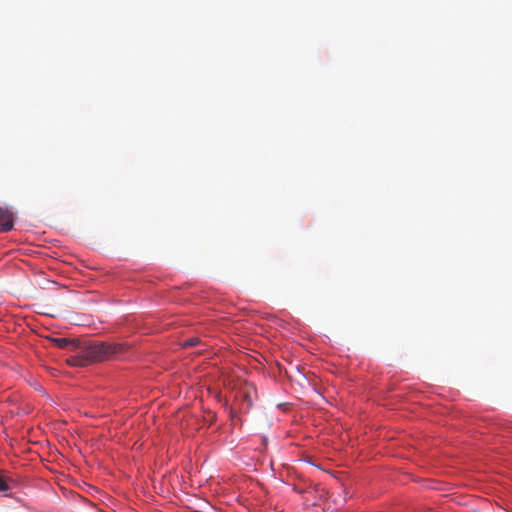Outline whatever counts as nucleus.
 I'll use <instances>...</instances> for the list:
<instances>
[{
	"instance_id": "nucleus-1",
	"label": "nucleus",
	"mask_w": 512,
	"mask_h": 512,
	"mask_svg": "<svg viewBox=\"0 0 512 512\" xmlns=\"http://www.w3.org/2000/svg\"><path fill=\"white\" fill-rule=\"evenodd\" d=\"M127 346L123 343L84 342L80 343L78 351L67 359L72 366H86L95 362L116 359Z\"/></svg>"
},
{
	"instance_id": "nucleus-4",
	"label": "nucleus",
	"mask_w": 512,
	"mask_h": 512,
	"mask_svg": "<svg viewBox=\"0 0 512 512\" xmlns=\"http://www.w3.org/2000/svg\"><path fill=\"white\" fill-rule=\"evenodd\" d=\"M52 341L55 344V346H57L58 348L70 349V351L73 352L74 354L77 353L78 348L80 346L79 341L71 340L68 338H54Z\"/></svg>"
},
{
	"instance_id": "nucleus-8",
	"label": "nucleus",
	"mask_w": 512,
	"mask_h": 512,
	"mask_svg": "<svg viewBox=\"0 0 512 512\" xmlns=\"http://www.w3.org/2000/svg\"><path fill=\"white\" fill-rule=\"evenodd\" d=\"M44 314H45V315H49V316H52V317L54 316L53 314H51V313H48V312H44Z\"/></svg>"
},
{
	"instance_id": "nucleus-3",
	"label": "nucleus",
	"mask_w": 512,
	"mask_h": 512,
	"mask_svg": "<svg viewBox=\"0 0 512 512\" xmlns=\"http://www.w3.org/2000/svg\"><path fill=\"white\" fill-rule=\"evenodd\" d=\"M14 216L6 208L0 207V232H8L13 229Z\"/></svg>"
},
{
	"instance_id": "nucleus-7",
	"label": "nucleus",
	"mask_w": 512,
	"mask_h": 512,
	"mask_svg": "<svg viewBox=\"0 0 512 512\" xmlns=\"http://www.w3.org/2000/svg\"><path fill=\"white\" fill-rule=\"evenodd\" d=\"M216 420V414L215 413H210V418H209V422L212 423Z\"/></svg>"
},
{
	"instance_id": "nucleus-2",
	"label": "nucleus",
	"mask_w": 512,
	"mask_h": 512,
	"mask_svg": "<svg viewBox=\"0 0 512 512\" xmlns=\"http://www.w3.org/2000/svg\"><path fill=\"white\" fill-rule=\"evenodd\" d=\"M256 394L255 388L249 383H243L238 388L235 398L241 401V410L247 412L253 405L254 395Z\"/></svg>"
},
{
	"instance_id": "nucleus-5",
	"label": "nucleus",
	"mask_w": 512,
	"mask_h": 512,
	"mask_svg": "<svg viewBox=\"0 0 512 512\" xmlns=\"http://www.w3.org/2000/svg\"><path fill=\"white\" fill-rule=\"evenodd\" d=\"M199 344H200V339L198 337H192V338H189V339L185 340L184 342H182L181 346L183 348H189V347L197 346Z\"/></svg>"
},
{
	"instance_id": "nucleus-6",
	"label": "nucleus",
	"mask_w": 512,
	"mask_h": 512,
	"mask_svg": "<svg viewBox=\"0 0 512 512\" xmlns=\"http://www.w3.org/2000/svg\"><path fill=\"white\" fill-rule=\"evenodd\" d=\"M9 486L6 480L0 475V491L8 490Z\"/></svg>"
}]
</instances>
